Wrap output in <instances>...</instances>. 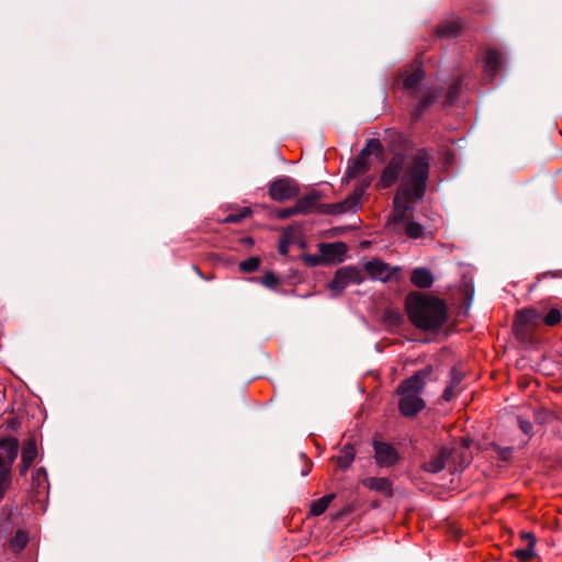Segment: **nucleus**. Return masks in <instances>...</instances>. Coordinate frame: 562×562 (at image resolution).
Here are the masks:
<instances>
[{"mask_svg":"<svg viewBox=\"0 0 562 562\" xmlns=\"http://www.w3.org/2000/svg\"><path fill=\"white\" fill-rule=\"evenodd\" d=\"M303 260L310 267H316L325 262V259L321 252L319 255H305Z\"/></svg>","mask_w":562,"mask_h":562,"instance_id":"obj_30","label":"nucleus"},{"mask_svg":"<svg viewBox=\"0 0 562 562\" xmlns=\"http://www.w3.org/2000/svg\"><path fill=\"white\" fill-rule=\"evenodd\" d=\"M485 65L490 70H498L505 66L504 54L494 47H486L484 50Z\"/></svg>","mask_w":562,"mask_h":562,"instance_id":"obj_13","label":"nucleus"},{"mask_svg":"<svg viewBox=\"0 0 562 562\" xmlns=\"http://www.w3.org/2000/svg\"><path fill=\"white\" fill-rule=\"evenodd\" d=\"M368 169V158L366 157V153H361L358 157H356L348 166L346 178L352 179L357 176L366 172Z\"/></svg>","mask_w":562,"mask_h":562,"instance_id":"obj_18","label":"nucleus"},{"mask_svg":"<svg viewBox=\"0 0 562 562\" xmlns=\"http://www.w3.org/2000/svg\"><path fill=\"white\" fill-rule=\"evenodd\" d=\"M294 214H299L297 211H296V207L295 205L292 206V207H285V209H282L280 212H279V217L280 218H286V217H290Z\"/></svg>","mask_w":562,"mask_h":562,"instance_id":"obj_32","label":"nucleus"},{"mask_svg":"<svg viewBox=\"0 0 562 562\" xmlns=\"http://www.w3.org/2000/svg\"><path fill=\"white\" fill-rule=\"evenodd\" d=\"M362 278L360 271L352 267H344L336 271L333 280L329 282V290L334 294L341 293L350 283L359 284Z\"/></svg>","mask_w":562,"mask_h":562,"instance_id":"obj_7","label":"nucleus"},{"mask_svg":"<svg viewBox=\"0 0 562 562\" xmlns=\"http://www.w3.org/2000/svg\"><path fill=\"white\" fill-rule=\"evenodd\" d=\"M299 194V186L295 180L283 177L272 181L269 186V195L273 201L282 202L293 199Z\"/></svg>","mask_w":562,"mask_h":562,"instance_id":"obj_6","label":"nucleus"},{"mask_svg":"<svg viewBox=\"0 0 562 562\" xmlns=\"http://www.w3.org/2000/svg\"><path fill=\"white\" fill-rule=\"evenodd\" d=\"M249 213H250V211L248 209H246L245 212L240 216H236V215L227 216L226 222H237L240 217H245Z\"/></svg>","mask_w":562,"mask_h":562,"instance_id":"obj_35","label":"nucleus"},{"mask_svg":"<svg viewBox=\"0 0 562 562\" xmlns=\"http://www.w3.org/2000/svg\"><path fill=\"white\" fill-rule=\"evenodd\" d=\"M535 544H536V540L531 539V541H529L527 548L517 549L515 551V557L521 562L530 561L536 555Z\"/></svg>","mask_w":562,"mask_h":562,"instance_id":"obj_22","label":"nucleus"},{"mask_svg":"<svg viewBox=\"0 0 562 562\" xmlns=\"http://www.w3.org/2000/svg\"><path fill=\"white\" fill-rule=\"evenodd\" d=\"M521 538L527 541V544L529 543V541H531V539L536 540L535 536L529 532H522Z\"/></svg>","mask_w":562,"mask_h":562,"instance_id":"obj_37","label":"nucleus"},{"mask_svg":"<svg viewBox=\"0 0 562 562\" xmlns=\"http://www.w3.org/2000/svg\"><path fill=\"white\" fill-rule=\"evenodd\" d=\"M19 442L15 438L0 441V498L11 482V464L18 454Z\"/></svg>","mask_w":562,"mask_h":562,"instance_id":"obj_4","label":"nucleus"},{"mask_svg":"<svg viewBox=\"0 0 562 562\" xmlns=\"http://www.w3.org/2000/svg\"><path fill=\"white\" fill-rule=\"evenodd\" d=\"M364 269L373 279L380 281H387L395 273L394 269L380 260L367 262Z\"/></svg>","mask_w":562,"mask_h":562,"instance_id":"obj_10","label":"nucleus"},{"mask_svg":"<svg viewBox=\"0 0 562 562\" xmlns=\"http://www.w3.org/2000/svg\"><path fill=\"white\" fill-rule=\"evenodd\" d=\"M440 95L439 90H432L423 95L420 100V108H426L432 103Z\"/></svg>","mask_w":562,"mask_h":562,"instance_id":"obj_29","label":"nucleus"},{"mask_svg":"<svg viewBox=\"0 0 562 562\" xmlns=\"http://www.w3.org/2000/svg\"><path fill=\"white\" fill-rule=\"evenodd\" d=\"M335 498V494H327L311 504L310 513L313 516L322 515L329 506V504Z\"/></svg>","mask_w":562,"mask_h":562,"instance_id":"obj_20","label":"nucleus"},{"mask_svg":"<svg viewBox=\"0 0 562 562\" xmlns=\"http://www.w3.org/2000/svg\"><path fill=\"white\" fill-rule=\"evenodd\" d=\"M369 183H362L358 186L350 195L344 201L337 203L321 204L317 207V212L323 214L340 215L347 212H355L360 205L362 195Z\"/></svg>","mask_w":562,"mask_h":562,"instance_id":"obj_5","label":"nucleus"},{"mask_svg":"<svg viewBox=\"0 0 562 562\" xmlns=\"http://www.w3.org/2000/svg\"><path fill=\"white\" fill-rule=\"evenodd\" d=\"M319 201V194L317 192H312L306 194L305 196L299 199L295 203V207L299 214H307L313 212L315 209L317 210V203Z\"/></svg>","mask_w":562,"mask_h":562,"instance_id":"obj_16","label":"nucleus"},{"mask_svg":"<svg viewBox=\"0 0 562 562\" xmlns=\"http://www.w3.org/2000/svg\"><path fill=\"white\" fill-rule=\"evenodd\" d=\"M428 374L429 370H420L400 385L401 400L398 407L404 416H415L424 408L425 403L419 394L425 386V378Z\"/></svg>","mask_w":562,"mask_h":562,"instance_id":"obj_3","label":"nucleus"},{"mask_svg":"<svg viewBox=\"0 0 562 562\" xmlns=\"http://www.w3.org/2000/svg\"><path fill=\"white\" fill-rule=\"evenodd\" d=\"M451 454V450L447 448L441 449L437 456L432 457L424 464V469L430 473L440 472L445 468L446 461Z\"/></svg>","mask_w":562,"mask_h":562,"instance_id":"obj_14","label":"nucleus"},{"mask_svg":"<svg viewBox=\"0 0 562 562\" xmlns=\"http://www.w3.org/2000/svg\"><path fill=\"white\" fill-rule=\"evenodd\" d=\"M318 247L325 262H341L347 252V246L341 241L319 244Z\"/></svg>","mask_w":562,"mask_h":562,"instance_id":"obj_9","label":"nucleus"},{"mask_svg":"<svg viewBox=\"0 0 562 562\" xmlns=\"http://www.w3.org/2000/svg\"><path fill=\"white\" fill-rule=\"evenodd\" d=\"M33 485L43 491L47 488V474L45 469L40 468L35 471L33 474Z\"/></svg>","mask_w":562,"mask_h":562,"instance_id":"obj_24","label":"nucleus"},{"mask_svg":"<svg viewBox=\"0 0 562 562\" xmlns=\"http://www.w3.org/2000/svg\"><path fill=\"white\" fill-rule=\"evenodd\" d=\"M411 281L417 288L427 289L431 286L434 277L430 270L426 268H416L412 272Z\"/></svg>","mask_w":562,"mask_h":562,"instance_id":"obj_17","label":"nucleus"},{"mask_svg":"<svg viewBox=\"0 0 562 562\" xmlns=\"http://www.w3.org/2000/svg\"><path fill=\"white\" fill-rule=\"evenodd\" d=\"M355 459V450L351 446H345L337 457V464L341 469H347Z\"/></svg>","mask_w":562,"mask_h":562,"instance_id":"obj_21","label":"nucleus"},{"mask_svg":"<svg viewBox=\"0 0 562 562\" xmlns=\"http://www.w3.org/2000/svg\"><path fill=\"white\" fill-rule=\"evenodd\" d=\"M424 72H409L404 81L406 89H415L423 81Z\"/></svg>","mask_w":562,"mask_h":562,"instance_id":"obj_27","label":"nucleus"},{"mask_svg":"<svg viewBox=\"0 0 562 562\" xmlns=\"http://www.w3.org/2000/svg\"><path fill=\"white\" fill-rule=\"evenodd\" d=\"M386 314H387V317L390 318V324L398 325L401 323L402 316L400 313L389 311Z\"/></svg>","mask_w":562,"mask_h":562,"instance_id":"obj_34","label":"nucleus"},{"mask_svg":"<svg viewBox=\"0 0 562 562\" xmlns=\"http://www.w3.org/2000/svg\"><path fill=\"white\" fill-rule=\"evenodd\" d=\"M27 543V535L19 530L14 538L10 541V548L14 552H20Z\"/></svg>","mask_w":562,"mask_h":562,"instance_id":"obj_23","label":"nucleus"},{"mask_svg":"<svg viewBox=\"0 0 562 562\" xmlns=\"http://www.w3.org/2000/svg\"><path fill=\"white\" fill-rule=\"evenodd\" d=\"M260 260L257 257H250L239 263V269L243 272H254L259 268Z\"/></svg>","mask_w":562,"mask_h":562,"instance_id":"obj_25","label":"nucleus"},{"mask_svg":"<svg viewBox=\"0 0 562 562\" xmlns=\"http://www.w3.org/2000/svg\"><path fill=\"white\" fill-rule=\"evenodd\" d=\"M261 283L270 289H273L278 285L279 279L272 272H266L261 278Z\"/></svg>","mask_w":562,"mask_h":562,"instance_id":"obj_31","label":"nucleus"},{"mask_svg":"<svg viewBox=\"0 0 562 562\" xmlns=\"http://www.w3.org/2000/svg\"><path fill=\"white\" fill-rule=\"evenodd\" d=\"M361 484L363 485V487L374 491V492H378L384 496L392 495V484H391L390 480H387L385 477H374V476L364 477L361 481Z\"/></svg>","mask_w":562,"mask_h":562,"instance_id":"obj_12","label":"nucleus"},{"mask_svg":"<svg viewBox=\"0 0 562 562\" xmlns=\"http://www.w3.org/2000/svg\"><path fill=\"white\" fill-rule=\"evenodd\" d=\"M541 315L535 308H525L517 312L516 327L521 325L537 326Z\"/></svg>","mask_w":562,"mask_h":562,"instance_id":"obj_19","label":"nucleus"},{"mask_svg":"<svg viewBox=\"0 0 562 562\" xmlns=\"http://www.w3.org/2000/svg\"><path fill=\"white\" fill-rule=\"evenodd\" d=\"M381 150V143L379 139L372 138L370 139L366 147L362 149L361 153H366V157L368 158L369 155L373 153H379Z\"/></svg>","mask_w":562,"mask_h":562,"instance_id":"obj_28","label":"nucleus"},{"mask_svg":"<svg viewBox=\"0 0 562 562\" xmlns=\"http://www.w3.org/2000/svg\"><path fill=\"white\" fill-rule=\"evenodd\" d=\"M462 22L460 19H450L442 21L436 27V35L440 38H453L460 35Z\"/></svg>","mask_w":562,"mask_h":562,"instance_id":"obj_11","label":"nucleus"},{"mask_svg":"<svg viewBox=\"0 0 562 562\" xmlns=\"http://www.w3.org/2000/svg\"><path fill=\"white\" fill-rule=\"evenodd\" d=\"M406 311L411 322L419 329L434 330L446 319V306L437 297L411 293L406 297Z\"/></svg>","mask_w":562,"mask_h":562,"instance_id":"obj_2","label":"nucleus"},{"mask_svg":"<svg viewBox=\"0 0 562 562\" xmlns=\"http://www.w3.org/2000/svg\"><path fill=\"white\" fill-rule=\"evenodd\" d=\"M520 428L525 434H528L531 430L532 426L529 422L520 420Z\"/></svg>","mask_w":562,"mask_h":562,"instance_id":"obj_36","label":"nucleus"},{"mask_svg":"<svg viewBox=\"0 0 562 562\" xmlns=\"http://www.w3.org/2000/svg\"><path fill=\"white\" fill-rule=\"evenodd\" d=\"M373 448H374L375 461L380 467H383V468L392 467L400 459V454H398L397 450L392 445H390L387 442H382V441L375 440L373 442Z\"/></svg>","mask_w":562,"mask_h":562,"instance_id":"obj_8","label":"nucleus"},{"mask_svg":"<svg viewBox=\"0 0 562 562\" xmlns=\"http://www.w3.org/2000/svg\"><path fill=\"white\" fill-rule=\"evenodd\" d=\"M456 396L454 384L447 386L443 391V400L451 401Z\"/></svg>","mask_w":562,"mask_h":562,"instance_id":"obj_33","label":"nucleus"},{"mask_svg":"<svg viewBox=\"0 0 562 562\" xmlns=\"http://www.w3.org/2000/svg\"><path fill=\"white\" fill-rule=\"evenodd\" d=\"M279 251L282 254V255H286L288 254V246L282 244L280 245L279 247Z\"/></svg>","mask_w":562,"mask_h":562,"instance_id":"obj_38","label":"nucleus"},{"mask_svg":"<svg viewBox=\"0 0 562 562\" xmlns=\"http://www.w3.org/2000/svg\"><path fill=\"white\" fill-rule=\"evenodd\" d=\"M562 319V313L558 308H551L548 314L543 317V322L548 326H554Z\"/></svg>","mask_w":562,"mask_h":562,"instance_id":"obj_26","label":"nucleus"},{"mask_svg":"<svg viewBox=\"0 0 562 562\" xmlns=\"http://www.w3.org/2000/svg\"><path fill=\"white\" fill-rule=\"evenodd\" d=\"M430 157L425 150L418 151L412 160L406 164L405 156L394 155L382 171L380 187L390 188L400 178L401 184L393 200V213L387 225L403 226L405 234L411 238H418L423 235L424 228L413 221L412 204L422 200L426 191L429 175Z\"/></svg>","mask_w":562,"mask_h":562,"instance_id":"obj_1","label":"nucleus"},{"mask_svg":"<svg viewBox=\"0 0 562 562\" xmlns=\"http://www.w3.org/2000/svg\"><path fill=\"white\" fill-rule=\"evenodd\" d=\"M37 457V449H36V442L34 439H30L25 442L22 449V469L21 474H24L27 469L32 465L34 460Z\"/></svg>","mask_w":562,"mask_h":562,"instance_id":"obj_15","label":"nucleus"}]
</instances>
